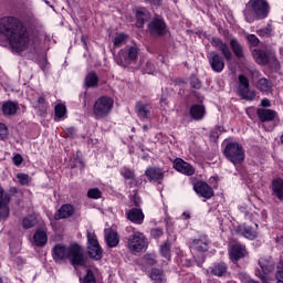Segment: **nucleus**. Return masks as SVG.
Segmentation results:
<instances>
[{"instance_id":"50","label":"nucleus","mask_w":283,"mask_h":283,"mask_svg":"<svg viewBox=\"0 0 283 283\" xmlns=\"http://www.w3.org/2000/svg\"><path fill=\"white\" fill-rule=\"evenodd\" d=\"M165 235V232L163 231V228H155L150 230V237L154 240H159V238H163Z\"/></svg>"},{"instance_id":"4","label":"nucleus","mask_w":283,"mask_h":283,"mask_svg":"<svg viewBox=\"0 0 283 283\" xmlns=\"http://www.w3.org/2000/svg\"><path fill=\"white\" fill-rule=\"evenodd\" d=\"M245 8L244 17L247 21H249L251 17H254L256 21H262L266 19L271 12V6L266 0H249Z\"/></svg>"},{"instance_id":"22","label":"nucleus","mask_w":283,"mask_h":283,"mask_svg":"<svg viewBox=\"0 0 283 283\" xmlns=\"http://www.w3.org/2000/svg\"><path fill=\"white\" fill-rule=\"evenodd\" d=\"M228 46L231 54H233L235 59H245L247 55L244 54V44L240 43L238 38L230 39Z\"/></svg>"},{"instance_id":"64","label":"nucleus","mask_w":283,"mask_h":283,"mask_svg":"<svg viewBox=\"0 0 283 283\" xmlns=\"http://www.w3.org/2000/svg\"><path fill=\"white\" fill-rule=\"evenodd\" d=\"M244 283H260V282H258V281H255L253 279H250V280L245 281Z\"/></svg>"},{"instance_id":"39","label":"nucleus","mask_w":283,"mask_h":283,"mask_svg":"<svg viewBox=\"0 0 283 283\" xmlns=\"http://www.w3.org/2000/svg\"><path fill=\"white\" fill-rule=\"evenodd\" d=\"M256 34L261 36V39H271V36H273V27L268 24L265 28L256 30Z\"/></svg>"},{"instance_id":"13","label":"nucleus","mask_w":283,"mask_h":283,"mask_svg":"<svg viewBox=\"0 0 283 283\" xmlns=\"http://www.w3.org/2000/svg\"><path fill=\"white\" fill-rule=\"evenodd\" d=\"M12 197L7 193L3 187H0V220H8L10 218V201Z\"/></svg>"},{"instance_id":"15","label":"nucleus","mask_w":283,"mask_h":283,"mask_svg":"<svg viewBox=\"0 0 283 283\" xmlns=\"http://www.w3.org/2000/svg\"><path fill=\"white\" fill-rule=\"evenodd\" d=\"M193 191L199 198H205V200H211L216 195L213 188L209 186L206 181H197L193 184Z\"/></svg>"},{"instance_id":"20","label":"nucleus","mask_w":283,"mask_h":283,"mask_svg":"<svg viewBox=\"0 0 283 283\" xmlns=\"http://www.w3.org/2000/svg\"><path fill=\"white\" fill-rule=\"evenodd\" d=\"M76 211V208L72 203H64L60 209L54 213V220H67L72 218Z\"/></svg>"},{"instance_id":"30","label":"nucleus","mask_w":283,"mask_h":283,"mask_svg":"<svg viewBox=\"0 0 283 283\" xmlns=\"http://www.w3.org/2000/svg\"><path fill=\"white\" fill-rule=\"evenodd\" d=\"M33 242L35 247H45L48 244V233L41 229L36 230L33 234Z\"/></svg>"},{"instance_id":"7","label":"nucleus","mask_w":283,"mask_h":283,"mask_svg":"<svg viewBox=\"0 0 283 283\" xmlns=\"http://www.w3.org/2000/svg\"><path fill=\"white\" fill-rule=\"evenodd\" d=\"M138 52L139 49L136 44H128L117 53L115 61L117 65H120L122 67H129L132 63H136V61H138Z\"/></svg>"},{"instance_id":"46","label":"nucleus","mask_w":283,"mask_h":283,"mask_svg":"<svg viewBox=\"0 0 283 283\" xmlns=\"http://www.w3.org/2000/svg\"><path fill=\"white\" fill-rule=\"evenodd\" d=\"M247 41H248L250 48H258V45H260V39L256 38L255 34H248Z\"/></svg>"},{"instance_id":"26","label":"nucleus","mask_w":283,"mask_h":283,"mask_svg":"<svg viewBox=\"0 0 283 283\" xmlns=\"http://www.w3.org/2000/svg\"><path fill=\"white\" fill-rule=\"evenodd\" d=\"M271 189H272V196H274V198H277V200H280V202H282L283 201V179H282V177H276L272 180Z\"/></svg>"},{"instance_id":"18","label":"nucleus","mask_w":283,"mask_h":283,"mask_svg":"<svg viewBox=\"0 0 283 283\" xmlns=\"http://www.w3.org/2000/svg\"><path fill=\"white\" fill-rule=\"evenodd\" d=\"M188 114L191 120L200 123V120H205V117L207 116V106H205V104H192L189 107Z\"/></svg>"},{"instance_id":"51","label":"nucleus","mask_w":283,"mask_h":283,"mask_svg":"<svg viewBox=\"0 0 283 283\" xmlns=\"http://www.w3.org/2000/svg\"><path fill=\"white\" fill-rule=\"evenodd\" d=\"M145 263L148 266H154L158 263V261H156V256L151 255V254H147L144 256Z\"/></svg>"},{"instance_id":"37","label":"nucleus","mask_w":283,"mask_h":283,"mask_svg":"<svg viewBox=\"0 0 283 283\" xmlns=\"http://www.w3.org/2000/svg\"><path fill=\"white\" fill-rule=\"evenodd\" d=\"M119 175L124 178L125 181L127 180H136V171L127 166H124L119 169Z\"/></svg>"},{"instance_id":"34","label":"nucleus","mask_w":283,"mask_h":283,"mask_svg":"<svg viewBox=\"0 0 283 283\" xmlns=\"http://www.w3.org/2000/svg\"><path fill=\"white\" fill-rule=\"evenodd\" d=\"M87 255L91 260H103V248L101 245L87 247Z\"/></svg>"},{"instance_id":"48","label":"nucleus","mask_w":283,"mask_h":283,"mask_svg":"<svg viewBox=\"0 0 283 283\" xmlns=\"http://www.w3.org/2000/svg\"><path fill=\"white\" fill-rule=\"evenodd\" d=\"M190 86H191L193 90H201V88H202V82L200 81V78H198V76L192 75V76L190 77Z\"/></svg>"},{"instance_id":"58","label":"nucleus","mask_w":283,"mask_h":283,"mask_svg":"<svg viewBox=\"0 0 283 283\" xmlns=\"http://www.w3.org/2000/svg\"><path fill=\"white\" fill-rule=\"evenodd\" d=\"M268 107H271V99H269L268 97H264L261 101V109H266Z\"/></svg>"},{"instance_id":"5","label":"nucleus","mask_w":283,"mask_h":283,"mask_svg":"<svg viewBox=\"0 0 283 283\" xmlns=\"http://www.w3.org/2000/svg\"><path fill=\"white\" fill-rule=\"evenodd\" d=\"M112 109H114V98L102 95L95 99L93 104V116L95 120H103L108 118L112 114Z\"/></svg>"},{"instance_id":"49","label":"nucleus","mask_w":283,"mask_h":283,"mask_svg":"<svg viewBox=\"0 0 283 283\" xmlns=\"http://www.w3.org/2000/svg\"><path fill=\"white\" fill-rule=\"evenodd\" d=\"M17 178H18L19 182H20L22 186L30 185V175L23 174V172H19V174L17 175Z\"/></svg>"},{"instance_id":"43","label":"nucleus","mask_w":283,"mask_h":283,"mask_svg":"<svg viewBox=\"0 0 283 283\" xmlns=\"http://www.w3.org/2000/svg\"><path fill=\"white\" fill-rule=\"evenodd\" d=\"M160 254L163 258H166V260L171 258V243H169V241H166L165 244L160 247Z\"/></svg>"},{"instance_id":"36","label":"nucleus","mask_w":283,"mask_h":283,"mask_svg":"<svg viewBox=\"0 0 283 283\" xmlns=\"http://www.w3.org/2000/svg\"><path fill=\"white\" fill-rule=\"evenodd\" d=\"M48 101H45L44 96L38 97L35 104H34V109H38L40 113V116H45L48 114Z\"/></svg>"},{"instance_id":"54","label":"nucleus","mask_w":283,"mask_h":283,"mask_svg":"<svg viewBox=\"0 0 283 283\" xmlns=\"http://www.w3.org/2000/svg\"><path fill=\"white\" fill-rule=\"evenodd\" d=\"M155 71H156V66H154V63L147 62L145 67H144V73L145 74H151Z\"/></svg>"},{"instance_id":"47","label":"nucleus","mask_w":283,"mask_h":283,"mask_svg":"<svg viewBox=\"0 0 283 283\" xmlns=\"http://www.w3.org/2000/svg\"><path fill=\"white\" fill-rule=\"evenodd\" d=\"M87 247H101V243H98V238L94 233L87 234Z\"/></svg>"},{"instance_id":"25","label":"nucleus","mask_w":283,"mask_h":283,"mask_svg":"<svg viewBox=\"0 0 283 283\" xmlns=\"http://www.w3.org/2000/svg\"><path fill=\"white\" fill-rule=\"evenodd\" d=\"M136 27L139 29L145 28L147 21H151V13L145 8H138L135 13Z\"/></svg>"},{"instance_id":"17","label":"nucleus","mask_w":283,"mask_h":283,"mask_svg":"<svg viewBox=\"0 0 283 283\" xmlns=\"http://www.w3.org/2000/svg\"><path fill=\"white\" fill-rule=\"evenodd\" d=\"M256 116L260 123H273L280 120V115L275 109L271 108H256Z\"/></svg>"},{"instance_id":"8","label":"nucleus","mask_w":283,"mask_h":283,"mask_svg":"<svg viewBox=\"0 0 283 283\" xmlns=\"http://www.w3.org/2000/svg\"><path fill=\"white\" fill-rule=\"evenodd\" d=\"M146 32H148L150 39H163L167 36L169 29L164 17L155 15L147 24Z\"/></svg>"},{"instance_id":"42","label":"nucleus","mask_w":283,"mask_h":283,"mask_svg":"<svg viewBox=\"0 0 283 283\" xmlns=\"http://www.w3.org/2000/svg\"><path fill=\"white\" fill-rule=\"evenodd\" d=\"M125 41H127V34L125 33H119L116 34L114 40H113V48H122L125 44Z\"/></svg>"},{"instance_id":"52","label":"nucleus","mask_w":283,"mask_h":283,"mask_svg":"<svg viewBox=\"0 0 283 283\" xmlns=\"http://www.w3.org/2000/svg\"><path fill=\"white\" fill-rule=\"evenodd\" d=\"M64 133L66 134V138H76V128L73 126L66 127Z\"/></svg>"},{"instance_id":"61","label":"nucleus","mask_w":283,"mask_h":283,"mask_svg":"<svg viewBox=\"0 0 283 283\" xmlns=\"http://www.w3.org/2000/svg\"><path fill=\"white\" fill-rule=\"evenodd\" d=\"M132 181L135 182V187H140V185H143V179L140 178L135 177Z\"/></svg>"},{"instance_id":"21","label":"nucleus","mask_w":283,"mask_h":283,"mask_svg":"<svg viewBox=\"0 0 283 283\" xmlns=\"http://www.w3.org/2000/svg\"><path fill=\"white\" fill-rule=\"evenodd\" d=\"M208 273L214 275V277H227L229 273V265L223 261L216 262L208 269Z\"/></svg>"},{"instance_id":"6","label":"nucleus","mask_w":283,"mask_h":283,"mask_svg":"<svg viewBox=\"0 0 283 283\" xmlns=\"http://www.w3.org/2000/svg\"><path fill=\"white\" fill-rule=\"evenodd\" d=\"M223 156L234 166L242 165L247 158L244 147L238 142H229L223 149Z\"/></svg>"},{"instance_id":"38","label":"nucleus","mask_w":283,"mask_h":283,"mask_svg":"<svg viewBox=\"0 0 283 283\" xmlns=\"http://www.w3.org/2000/svg\"><path fill=\"white\" fill-rule=\"evenodd\" d=\"M54 114H55V120H61V118H64L65 115L67 114V107L65 106V104L60 103L55 105Z\"/></svg>"},{"instance_id":"63","label":"nucleus","mask_w":283,"mask_h":283,"mask_svg":"<svg viewBox=\"0 0 283 283\" xmlns=\"http://www.w3.org/2000/svg\"><path fill=\"white\" fill-rule=\"evenodd\" d=\"M217 128V130H219L220 135H222V133H224V126H214Z\"/></svg>"},{"instance_id":"56","label":"nucleus","mask_w":283,"mask_h":283,"mask_svg":"<svg viewBox=\"0 0 283 283\" xmlns=\"http://www.w3.org/2000/svg\"><path fill=\"white\" fill-rule=\"evenodd\" d=\"M130 202L134 205V207H136V209H138V207H140V197L138 195H133L130 198Z\"/></svg>"},{"instance_id":"40","label":"nucleus","mask_w":283,"mask_h":283,"mask_svg":"<svg viewBox=\"0 0 283 283\" xmlns=\"http://www.w3.org/2000/svg\"><path fill=\"white\" fill-rule=\"evenodd\" d=\"M80 283H96V275L92 269L86 270V274L80 277Z\"/></svg>"},{"instance_id":"41","label":"nucleus","mask_w":283,"mask_h":283,"mask_svg":"<svg viewBox=\"0 0 283 283\" xmlns=\"http://www.w3.org/2000/svg\"><path fill=\"white\" fill-rule=\"evenodd\" d=\"M36 226V217L29 214L22 220L23 229H32V227Z\"/></svg>"},{"instance_id":"57","label":"nucleus","mask_w":283,"mask_h":283,"mask_svg":"<svg viewBox=\"0 0 283 283\" xmlns=\"http://www.w3.org/2000/svg\"><path fill=\"white\" fill-rule=\"evenodd\" d=\"M23 164V156H21V154H17L13 157V165H15V167H19V165Z\"/></svg>"},{"instance_id":"33","label":"nucleus","mask_w":283,"mask_h":283,"mask_svg":"<svg viewBox=\"0 0 283 283\" xmlns=\"http://www.w3.org/2000/svg\"><path fill=\"white\" fill-rule=\"evenodd\" d=\"M2 112L4 116H14L19 112V104L12 101H8L2 105Z\"/></svg>"},{"instance_id":"28","label":"nucleus","mask_w":283,"mask_h":283,"mask_svg":"<svg viewBox=\"0 0 283 283\" xmlns=\"http://www.w3.org/2000/svg\"><path fill=\"white\" fill-rule=\"evenodd\" d=\"M136 114L140 120H145L149 118L151 115V111L149 109V104H145L143 102H137L135 105Z\"/></svg>"},{"instance_id":"9","label":"nucleus","mask_w":283,"mask_h":283,"mask_svg":"<svg viewBox=\"0 0 283 283\" xmlns=\"http://www.w3.org/2000/svg\"><path fill=\"white\" fill-rule=\"evenodd\" d=\"M126 247L133 253H145L148 247L147 237L140 231H134L126 238Z\"/></svg>"},{"instance_id":"44","label":"nucleus","mask_w":283,"mask_h":283,"mask_svg":"<svg viewBox=\"0 0 283 283\" xmlns=\"http://www.w3.org/2000/svg\"><path fill=\"white\" fill-rule=\"evenodd\" d=\"M87 198H91V200H101L103 192L98 188H91L87 190Z\"/></svg>"},{"instance_id":"27","label":"nucleus","mask_w":283,"mask_h":283,"mask_svg":"<svg viewBox=\"0 0 283 283\" xmlns=\"http://www.w3.org/2000/svg\"><path fill=\"white\" fill-rule=\"evenodd\" d=\"M261 270L263 271L264 274L260 273L259 277L261 281H263L264 283L269 282V277L266 275H269V273H273V271H275V262L273 261H263V262H259Z\"/></svg>"},{"instance_id":"11","label":"nucleus","mask_w":283,"mask_h":283,"mask_svg":"<svg viewBox=\"0 0 283 283\" xmlns=\"http://www.w3.org/2000/svg\"><path fill=\"white\" fill-rule=\"evenodd\" d=\"M239 78V85L237 88V94L242 98L243 101H255V91H251V82L249 81V77L244 74H240L238 76Z\"/></svg>"},{"instance_id":"16","label":"nucleus","mask_w":283,"mask_h":283,"mask_svg":"<svg viewBox=\"0 0 283 283\" xmlns=\"http://www.w3.org/2000/svg\"><path fill=\"white\" fill-rule=\"evenodd\" d=\"M144 176H146L148 182L161 185L163 180H165V170L160 167L149 166L146 168Z\"/></svg>"},{"instance_id":"19","label":"nucleus","mask_w":283,"mask_h":283,"mask_svg":"<svg viewBox=\"0 0 283 283\" xmlns=\"http://www.w3.org/2000/svg\"><path fill=\"white\" fill-rule=\"evenodd\" d=\"M172 167L179 174H184V176H193V174H196V168L182 158H176L172 163Z\"/></svg>"},{"instance_id":"2","label":"nucleus","mask_w":283,"mask_h":283,"mask_svg":"<svg viewBox=\"0 0 283 283\" xmlns=\"http://www.w3.org/2000/svg\"><path fill=\"white\" fill-rule=\"evenodd\" d=\"M51 255L54 262L70 260L72 266L87 265V256L83 254V247L77 242H73L69 247L63 243H56L51 250Z\"/></svg>"},{"instance_id":"24","label":"nucleus","mask_w":283,"mask_h":283,"mask_svg":"<svg viewBox=\"0 0 283 283\" xmlns=\"http://www.w3.org/2000/svg\"><path fill=\"white\" fill-rule=\"evenodd\" d=\"M126 218L129 222H133V224H143L145 222V213L140 208H132L126 211Z\"/></svg>"},{"instance_id":"60","label":"nucleus","mask_w":283,"mask_h":283,"mask_svg":"<svg viewBox=\"0 0 283 283\" xmlns=\"http://www.w3.org/2000/svg\"><path fill=\"white\" fill-rule=\"evenodd\" d=\"M220 133H219V130H218V128L217 127H214L211 132H210V137L211 138H220Z\"/></svg>"},{"instance_id":"31","label":"nucleus","mask_w":283,"mask_h":283,"mask_svg":"<svg viewBox=\"0 0 283 283\" xmlns=\"http://www.w3.org/2000/svg\"><path fill=\"white\" fill-rule=\"evenodd\" d=\"M99 81H101V78L98 77V74H96V72H94V71H91L85 76L84 85L87 88L98 87Z\"/></svg>"},{"instance_id":"35","label":"nucleus","mask_w":283,"mask_h":283,"mask_svg":"<svg viewBox=\"0 0 283 283\" xmlns=\"http://www.w3.org/2000/svg\"><path fill=\"white\" fill-rule=\"evenodd\" d=\"M120 242L118 238V232L111 230L109 233L106 235V244L109 249H116Z\"/></svg>"},{"instance_id":"32","label":"nucleus","mask_w":283,"mask_h":283,"mask_svg":"<svg viewBox=\"0 0 283 283\" xmlns=\"http://www.w3.org/2000/svg\"><path fill=\"white\" fill-rule=\"evenodd\" d=\"M150 280H153L154 283H167L165 271L158 268H153L150 270Z\"/></svg>"},{"instance_id":"29","label":"nucleus","mask_w":283,"mask_h":283,"mask_svg":"<svg viewBox=\"0 0 283 283\" xmlns=\"http://www.w3.org/2000/svg\"><path fill=\"white\" fill-rule=\"evenodd\" d=\"M255 87L256 90H259V92H262L263 94H269L273 90V82H271V80L266 77H261L256 81Z\"/></svg>"},{"instance_id":"55","label":"nucleus","mask_w":283,"mask_h":283,"mask_svg":"<svg viewBox=\"0 0 283 283\" xmlns=\"http://www.w3.org/2000/svg\"><path fill=\"white\" fill-rule=\"evenodd\" d=\"M74 165L71 166L72 169H74L75 167H80L81 169L85 168V163L83 161V159L77 156L75 159H74Z\"/></svg>"},{"instance_id":"62","label":"nucleus","mask_w":283,"mask_h":283,"mask_svg":"<svg viewBox=\"0 0 283 283\" xmlns=\"http://www.w3.org/2000/svg\"><path fill=\"white\" fill-rule=\"evenodd\" d=\"M14 262H15V264H18V265L25 264V261H23V259H22L21 256H17V258L14 259Z\"/></svg>"},{"instance_id":"12","label":"nucleus","mask_w":283,"mask_h":283,"mask_svg":"<svg viewBox=\"0 0 283 283\" xmlns=\"http://www.w3.org/2000/svg\"><path fill=\"white\" fill-rule=\"evenodd\" d=\"M189 249L197 253H207L209 251V237L201 234L198 238L190 239L188 242Z\"/></svg>"},{"instance_id":"14","label":"nucleus","mask_w":283,"mask_h":283,"mask_svg":"<svg viewBox=\"0 0 283 283\" xmlns=\"http://www.w3.org/2000/svg\"><path fill=\"white\" fill-rule=\"evenodd\" d=\"M248 255L247 245L242 243H234L229 250V259L233 264H238L240 260H244Z\"/></svg>"},{"instance_id":"23","label":"nucleus","mask_w":283,"mask_h":283,"mask_svg":"<svg viewBox=\"0 0 283 283\" xmlns=\"http://www.w3.org/2000/svg\"><path fill=\"white\" fill-rule=\"evenodd\" d=\"M237 233L239 235H242V238H245V240H256L258 238V224H255V228L254 227H251V226H247V224H243V226H239L237 228Z\"/></svg>"},{"instance_id":"53","label":"nucleus","mask_w":283,"mask_h":283,"mask_svg":"<svg viewBox=\"0 0 283 283\" xmlns=\"http://www.w3.org/2000/svg\"><path fill=\"white\" fill-rule=\"evenodd\" d=\"M8 136V126L6 124L0 123V140H4Z\"/></svg>"},{"instance_id":"3","label":"nucleus","mask_w":283,"mask_h":283,"mask_svg":"<svg viewBox=\"0 0 283 283\" xmlns=\"http://www.w3.org/2000/svg\"><path fill=\"white\" fill-rule=\"evenodd\" d=\"M212 48H216V50H219L222 55L218 52H210L207 54L208 63L212 70V72H216L217 74H221V72H224L226 63L233 61V53H231V49H229V44L224 42L220 38L213 36L210 41Z\"/></svg>"},{"instance_id":"10","label":"nucleus","mask_w":283,"mask_h":283,"mask_svg":"<svg viewBox=\"0 0 283 283\" xmlns=\"http://www.w3.org/2000/svg\"><path fill=\"white\" fill-rule=\"evenodd\" d=\"M252 57L256 65H261L262 67L271 65V63H277V56H275V53L266 49L252 50Z\"/></svg>"},{"instance_id":"45","label":"nucleus","mask_w":283,"mask_h":283,"mask_svg":"<svg viewBox=\"0 0 283 283\" xmlns=\"http://www.w3.org/2000/svg\"><path fill=\"white\" fill-rule=\"evenodd\" d=\"M275 280L276 283H283V260L276 263Z\"/></svg>"},{"instance_id":"59","label":"nucleus","mask_w":283,"mask_h":283,"mask_svg":"<svg viewBox=\"0 0 283 283\" xmlns=\"http://www.w3.org/2000/svg\"><path fill=\"white\" fill-rule=\"evenodd\" d=\"M145 3H149L150 6L160 7L163 6V0H144Z\"/></svg>"},{"instance_id":"1","label":"nucleus","mask_w":283,"mask_h":283,"mask_svg":"<svg viewBox=\"0 0 283 283\" xmlns=\"http://www.w3.org/2000/svg\"><path fill=\"white\" fill-rule=\"evenodd\" d=\"M30 31L21 19L14 15L0 18V45H9L14 54H22L30 48Z\"/></svg>"}]
</instances>
